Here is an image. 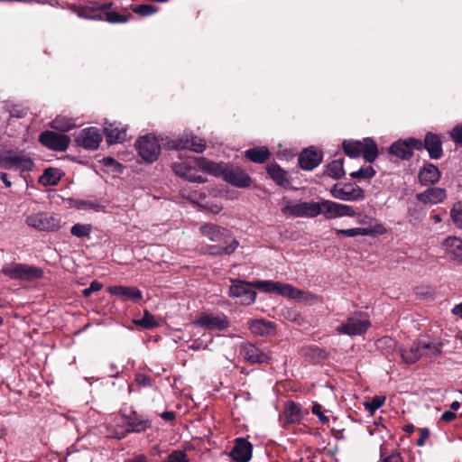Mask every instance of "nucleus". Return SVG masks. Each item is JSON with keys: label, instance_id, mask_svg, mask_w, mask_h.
<instances>
[{"label": "nucleus", "instance_id": "obj_1", "mask_svg": "<svg viewBox=\"0 0 462 462\" xmlns=\"http://www.w3.org/2000/svg\"><path fill=\"white\" fill-rule=\"evenodd\" d=\"M202 236H206L211 242L217 243L208 248V253L213 255H223L232 254L238 246L239 243L236 239L230 238V234L226 228L214 225L205 224L199 227Z\"/></svg>", "mask_w": 462, "mask_h": 462}, {"label": "nucleus", "instance_id": "obj_2", "mask_svg": "<svg viewBox=\"0 0 462 462\" xmlns=\"http://www.w3.org/2000/svg\"><path fill=\"white\" fill-rule=\"evenodd\" d=\"M0 167L20 172L32 171L34 162L31 154L24 150H6L0 152Z\"/></svg>", "mask_w": 462, "mask_h": 462}, {"label": "nucleus", "instance_id": "obj_3", "mask_svg": "<svg viewBox=\"0 0 462 462\" xmlns=\"http://www.w3.org/2000/svg\"><path fill=\"white\" fill-rule=\"evenodd\" d=\"M2 273L14 280L31 281L42 276V271L41 269L17 263H11L5 265L2 269Z\"/></svg>", "mask_w": 462, "mask_h": 462}, {"label": "nucleus", "instance_id": "obj_4", "mask_svg": "<svg viewBox=\"0 0 462 462\" xmlns=\"http://www.w3.org/2000/svg\"><path fill=\"white\" fill-rule=\"evenodd\" d=\"M371 326L370 320L362 313L355 314L337 327L338 334L347 336H357L364 334Z\"/></svg>", "mask_w": 462, "mask_h": 462}, {"label": "nucleus", "instance_id": "obj_5", "mask_svg": "<svg viewBox=\"0 0 462 462\" xmlns=\"http://www.w3.org/2000/svg\"><path fill=\"white\" fill-rule=\"evenodd\" d=\"M135 147L138 151V154L146 162H153L156 161L161 152L159 141L152 134L140 137L135 143Z\"/></svg>", "mask_w": 462, "mask_h": 462}, {"label": "nucleus", "instance_id": "obj_6", "mask_svg": "<svg viewBox=\"0 0 462 462\" xmlns=\"http://www.w3.org/2000/svg\"><path fill=\"white\" fill-rule=\"evenodd\" d=\"M228 318L224 313L202 312L194 320V325L208 330H224L229 327Z\"/></svg>", "mask_w": 462, "mask_h": 462}, {"label": "nucleus", "instance_id": "obj_7", "mask_svg": "<svg viewBox=\"0 0 462 462\" xmlns=\"http://www.w3.org/2000/svg\"><path fill=\"white\" fill-rule=\"evenodd\" d=\"M282 212L294 217H315L319 216V202L309 201L293 204L287 201L282 208Z\"/></svg>", "mask_w": 462, "mask_h": 462}, {"label": "nucleus", "instance_id": "obj_8", "mask_svg": "<svg viewBox=\"0 0 462 462\" xmlns=\"http://www.w3.org/2000/svg\"><path fill=\"white\" fill-rule=\"evenodd\" d=\"M413 150H422V142L415 138L399 140L389 147V152L402 160L411 158Z\"/></svg>", "mask_w": 462, "mask_h": 462}, {"label": "nucleus", "instance_id": "obj_9", "mask_svg": "<svg viewBox=\"0 0 462 462\" xmlns=\"http://www.w3.org/2000/svg\"><path fill=\"white\" fill-rule=\"evenodd\" d=\"M253 288L252 282L236 281L229 288V296L237 299L242 304L250 305L256 298V292Z\"/></svg>", "mask_w": 462, "mask_h": 462}, {"label": "nucleus", "instance_id": "obj_10", "mask_svg": "<svg viewBox=\"0 0 462 462\" xmlns=\"http://www.w3.org/2000/svg\"><path fill=\"white\" fill-rule=\"evenodd\" d=\"M26 224L40 231H54L60 227V222L48 213H34L27 217Z\"/></svg>", "mask_w": 462, "mask_h": 462}, {"label": "nucleus", "instance_id": "obj_11", "mask_svg": "<svg viewBox=\"0 0 462 462\" xmlns=\"http://www.w3.org/2000/svg\"><path fill=\"white\" fill-rule=\"evenodd\" d=\"M330 192L335 199L344 201H359L365 199V191L359 186L352 183L343 186L335 185Z\"/></svg>", "mask_w": 462, "mask_h": 462}, {"label": "nucleus", "instance_id": "obj_12", "mask_svg": "<svg viewBox=\"0 0 462 462\" xmlns=\"http://www.w3.org/2000/svg\"><path fill=\"white\" fill-rule=\"evenodd\" d=\"M39 140L45 147L59 152L65 151L70 143V138L68 135L52 131L42 133Z\"/></svg>", "mask_w": 462, "mask_h": 462}, {"label": "nucleus", "instance_id": "obj_13", "mask_svg": "<svg viewBox=\"0 0 462 462\" xmlns=\"http://www.w3.org/2000/svg\"><path fill=\"white\" fill-rule=\"evenodd\" d=\"M127 428L121 433H116L112 435V438L121 439H124L128 433H140L146 430L151 427V420L143 415H138L136 412H133L131 415L126 417Z\"/></svg>", "mask_w": 462, "mask_h": 462}, {"label": "nucleus", "instance_id": "obj_14", "mask_svg": "<svg viewBox=\"0 0 462 462\" xmlns=\"http://www.w3.org/2000/svg\"><path fill=\"white\" fill-rule=\"evenodd\" d=\"M102 141V135L96 127H88L82 129L76 136L77 143L88 150H96L98 148Z\"/></svg>", "mask_w": 462, "mask_h": 462}, {"label": "nucleus", "instance_id": "obj_15", "mask_svg": "<svg viewBox=\"0 0 462 462\" xmlns=\"http://www.w3.org/2000/svg\"><path fill=\"white\" fill-rule=\"evenodd\" d=\"M427 346L426 338L419 337L412 342L409 348H401L400 355L405 364L411 365L424 357V348Z\"/></svg>", "mask_w": 462, "mask_h": 462}, {"label": "nucleus", "instance_id": "obj_16", "mask_svg": "<svg viewBox=\"0 0 462 462\" xmlns=\"http://www.w3.org/2000/svg\"><path fill=\"white\" fill-rule=\"evenodd\" d=\"M171 147L176 150L189 148L195 152H202L206 148V142L204 139L185 134L181 137L173 140Z\"/></svg>", "mask_w": 462, "mask_h": 462}, {"label": "nucleus", "instance_id": "obj_17", "mask_svg": "<svg viewBox=\"0 0 462 462\" xmlns=\"http://www.w3.org/2000/svg\"><path fill=\"white\" fill-rule=\"evenodd\" d=\"M240 355L245 361L251 364H263L268 362L270 359L266 353L251 343L241 345Z\"/></svg>", "mask_w": 462, "mask_h": 462}, {"label": "nucleus", "instance_id": "obj_18", "mask_svg": "<svg viewBox=\"0 0 462 462\" xmlns=\"http://www.w3.org/2000/svg\"><path fill=\"white\" fill-rule=\"evenodd\" d=\"M441 248L449 259L462 263V239L448 236L441 243Z\"/></svg>", "mask_w": 462, "mask_h": 462}, {"label": "nucleus", "instance_id": "obj_19", "mask_svg": "<svg viewBox=\"0 0 462 462\" xmlns=\"http://www.w3.org/2000/svg\"><path fill=\"white\" fill-rule=\"evenodd\" d=\"M112 6L111 2L104 3L97 5V7H88L81 6L78 7L75 5H70L69 9H71L80 18L91 19V20H102L103 14L99 11L107 10Z\"/></svg>", "mask_w": 462, "mask_h": 462}, {"label": "nucleus", "instance_id": "obj_20", "mask_svg": "<svg viewBox=\"0 0 462 462\" xmlns=\"http://www.w3.org/2000/svg\"><path fill=\"white\" fill-rule=\"evenodd\" d=\"M337 235H344L347 237H355L356 236H374L383 235L386 233L385 227L382 224H375L371 227H355L349 229H336Z\"/></svg>", "mask_w": 462, "mask_h": 462}, {"label": "nucleus", "instance_id": "obj_21", "mask_svg": "<svg viewBox=\"0 0 462 462\" xmlns=\"http://www.w3.org/2000/svg\"><path fill=\"white\" fill-rule=\"evenodd\" d=\"M322 153L312 147L305 149L299 156V164L301 169L311 171L322 162Z\"/></svg>", "mask_w": 462, "mask_h": 462}, {"label": "nucleus", "instance_id": "obj_22", "mask_svg": "<svg viewBox=\"0 0 462 462\" xmlns=\"http://www.w3.org/2000/svg\"><path fill=\"white\" fill-rule=\"evenodd\" d=\"M107 290L110 294L117 296L122 300L138 301L143 298L142 291L136 287L116 285L108 287Z\"/></svg>", "mask_w": 462, "mask_h": 462}, {"label": "nucleus", "instance_id": "obj_23", "mask_svg": "<svg viewBox=\"0 0 462 462\" xmlns=\"http://www.w3.org/2000/svg\"><path fill=\"white\" fill-rule=\"evenodd\" d=\"M224 179L239 188H246L251 184V178L239 168H226L224 171Z\"/></svg>", "mask_w": 462, "mask_h": 462}, {"label": "nucleus", "instance_id": "obj_24", "mask_svg": "<svg viewBox=\"0 0 462 462\" xmlns=\"http://www.w3.org/2000/svg\"><path fill=\"white\" fill-rule=\"evenodd\" d=\"M230 457L237 462H248L252 457L251 443L245 439H237Z\"/></svg>", "mask_w": 462, "mask_h": 462}, {"label": "nucleus", "instance_id": "obj_25", "mask_svg": "<svg viewBox=\"0 0 462 462\" xmlns=\"http://www.w3.org/2000/svg\"><path fill=\"white\" fill-rule=\"evenodd\" d=\"M283 297L294 300L299 303L312 304L318 300V297L309 291L295 288L287 283Z\"/></svg>", "mask_w": 462, "mask_h": 462}, {"label": "nucleus", "instance_id": "obj_26", "mask_svg": "<svg viewBox=\"0 0 462 462\" xmlns=\"http://www.w3.org/2000/svg\"><path fill=\"white\" fill-rule=\"evenodd\" d=\"M104 133L108 143H122L126 139V130L120 124L105 123Z\"/></svg>", "mask_w": 462, "mask_h": 462}, {"label": "nucleus", "instance_id": "obj_27", "mask_svg": "<svg viewBox=\"0 0 462 462\" xmlns=\"http://www.w3.org/2000/svg\"><path fill=\"white\" fill-rule=\"evenodd\" d=\"M422 148H425L431 159H439L442 156V145L439 137L432 133H428L425 136Z\"/></svg>", "mask_w": 462, "mask_h": 462}, {"label": "nucleus", "instance_id": "obj_28", "mask_svg": "<svg viewBox=\"0 0 462 462\" xmlns=\"http://www.w3.org/2000/svg\"><path fill=\"white\" fill-rule=\"evenodd\" d=\"M446 198V190L438 187L430 188L416 195V199L424 204H437Z\"/></svg>", "mask_w": 462, "mask_h": 462}, {"label": "nucleus", "instance_id": "obj_29", "mask_svg": "<svg viewBox=\"0 0 462 462\" xmlns=\"http://www.w3.org/2000/svg\"><path fill=\"white\" fill-rule=\"evenodd\" d=\"M287 283L273 281H256L252 282L254 288L259 289L264 292L276 293L283 296Z\"/></svg>", "mask_w": 462, "mask_h": 462}, {"label": "nucleus", "instance_id": "obj_30", "mask_svg": "<svg viewBox=\"0 0 462 462\" xmlns=\"http://www.w3.org/2000/svg\"><path fill=\"white\" fill-rule=\"evenodd\" d=\"M283 417L286 423H297L302 419L301 409L293 401H289L284 405Z\"/></svg>", "mask_w": 462, "mask_h": 462}, {"label": "nucleus", "instance_id": "obj_31", "mask_svg": "<svg viewBox=\"0 0 462 462\" xmlns=\"http://www.w3.org/2000/svg\"><path fill=\"white\" fill-rule=\"evenodd\" d=\"M440 178V171L433 164H428L419 172V179L420 183L434 184L439 181Z\"/></svg>", "mask_w": 462, "mask_h": 462}, {"label": "nucleus", "instance_id": "obj_32", "mask_svg": "<svg viewBox=\"0 0 462 462\" xmlns=\"http://www.w3.org/2000/svg\"><path fill=\"white\" fill-rule=\"evenodd\" d=\"M250 331L256 336H267L271 334L273 329L272 322L264 319L250 320L248 322Z\"/></svg>", "mask_w": 462, "mask_h": 462}, {"label": "nucleus", "instance_id": "obj_33", "mask_svg": "<svg viewBox=\"0 0 462 462\" xmlns=\"http://www.w3.org/2000/svg\"><path fill=\"white\" fill-rule=\"evenodd\" d=\"M339 203L331 200L319 201V215L322 214L326 218L338 217Z\"/></svg>", "mask_w": 462, "mask_h": 462}, {"label": "nucleus", "instance_id": "obj_34", "mask_svg": "<svg viewBox=\"0 0 462 462\" xmlns=\"http://www.w3.org/2000/svg\"><path fill=\"white\" fill-rule=\"evenodd\" d=\"M362 154L364 159L368 162H373L376 160L378 148L372 138L367 137L362 141Z\"/></svg>", "mask_w": 462, "mask_h": 462}, {"label": "nucleus", "instance_id": "obj_35", "mask_svg": "<svg viewBox=\"0 0 462 462\" xmlns=\"http://www.w3.org/2000/svg\"><path fill=\"white\" fill-rule=\"evenodd\" d=\"M197 162L198 166L201 170L215 176H218L220 174L224 175V171L226 170L223 163L213 162L207 160L206 158H199L198 159Z\"/></svg>", "mask_w": 462, "mask_h": 462}, {"label": "nucleus", "instance_id": "obj_36", "mask_svg": "<svg viewBox=\"0 0 462 462\" xmlns=\"http://www.w3.org/2000/svg\"><path fill=\"white\" fill-rule=\"evenodd\" d=\"M267 172L273 181L280 186L289 185L286 171H283L279 165L272 164L267 167Z\"/></svg>", "mask_w": 462, "mask_h": 462}, {"label": "nucleus", "instance_id": "obj_37", "mask_svg": "<svg viewBox=\"0 0 462 462\" xmlns=\"http://www.w3.org/2000/svg\"><path fill=\"white\" fill-rule=\"evenodd\" d=\"M245 156L254 162L263 163L269 156V151L266 147H256L245 152Z\"/></svg>", "mask_w": 462, "mask_h": 462}, {"label": "nucleus", "instance_id": "obj_38", "mask_svg": "<svg viewBox=\"0 0 462 462\" xmlns=\"http://www.w3.org/2000/svg\"><path fill=\"white\" fill-rule=\"evenodd\" d=\"M51 126L58 131L68 132L70 129L74 128L76 126V124L72 118L67 117L65 116H58L51 123Z\"/></svg>", "mask_w": 462, "mask_h": 462}, {"label": "nucleus", "instance_id": "obj_39", "mask_svg": "<svg viewBox=\"0 0 462 462\" xmlns=\"http://www.w3.org/2000/svg\"><path fill=\"white\" fill-rule=\"evenodd\" d=\"M60 180V174L56 169L48 168L40 177L39 181L44 186L56 185Z\"/></svg>", "mask_w": 462, "mask_h": 462}, {"label": "nucleus", "instance_id": "obj_40", "mask_svg": "<svg viewBox=\"0 0 462 462\" xmlns=\"http://www.w3.org/2000/svg\"><path fill=\"white\" fill-rule=\"evenodd\" d=\"M342 146L344 152L349 157L356 158L362 153V141H344Z\"/></svg>", "mask_w": 462, "mask_h": 462}, {"label": "nucleus", "instance_id": "obj_41", "mask_svg": "<svg viewBox=\"0 0 462 462\" xmlns=\"http://www.w3.org/2000/svg\"><path fill=\"white\" fill-rule=\"evenodd\" d=\"M327 173L335 180H338L344 176L345 170L343 166V159L332 161L327 167Z\"/></svg>", "mask_w": 462, "mask_h": 462}, {"label": "nucleus", "instance_id": "obj_42", "mask_svg": "<svg viewBox=\"0 0 462 462\" xmlns=\"http://www.w3.org/2000/svg\"><path fill=\"white\" fill-rule=\"evenodd\" d=\"M426 345L427 346L424 348V357L434 359L440 356L443 343L426 339Z\"/></svg>", "mask_w": 462, "mask_h": 462}, {"label": "nucleus", "instance_id": "obj_43", "mask_svg": "<svg viewBox=\"0 0 462 462\" xmlns=\"http://www.w3.org/2000/svg\"><path fill=\"white\" fill-rule=\"evenodd\" d=\"M302 351L303 355L314 363H318L327 357L326 352L318 346L305 347Z\"/></svg>", "mask_w": 462, "mask_h": 462}, {"label": "nucleus", "instance_id": "obj_44", "mask_svg": "<svg viewBox=\"0 0 462 462\" xmlns=\"http://www.w3.org/2000/svg\"><path fill=\"white\" fill-rule=\"evenodd\" d=\"M134 323L144 328H153L158 326V321L155 317L152 315L148 310H145L143 317L140 319L134 320Z\"/></svg>", "mask_w": 462, "mask_h": 462}, {"label": "nucleus", "instance_id": "obj_45", "mask_svg": "<svg viewBox=\"0 0 462 462\" xmlns=\"http://www.w3.org/2000/svg\"><path fill=\"white\" fill-rule=\"evenodd\" d=\"M102 14H103L102 20H106L111 23H126L130 17V15L121 14L119 13L113 12V11H111V12L107 11L106 13H102Z\"/></svg>", "mask_w": 462, "mask_h": 462}, {"label": "nucleus", "instance_id": "obj_46", "mask_svg": "<svg viewBox=\"0 0 462 462\" xmlns=\"http://www.w3.org/2000/svg\"><path fill=\"white\" fill-rule=\"evenodd\" d=\"M91 226L88 224H75L71 229V234L76 237H86L91 233Z\"/></svg>", "mask_w": 462, "mask_h": 462}, {"label": "nucleus", "instance_id": "obj_47", "mask_svg": "<svg viewBox=\"0 0 462 462\" xmlns=\"http://www.w3.org/2000/svg\"><path fill=\"white\" fill-rule=\"evenodd\" d=\"M451 218L454 224L460 229H462V201L456 203L451 211Z\"/></svg>", "mask_w": 462, "mask_h": 462}, {"label": "nucleus", "instance_id": "obj_48", "mask_svg": "<svg viewBox=\"0 0 462 462\" xmlns=\"http://www.w3.org/2000/svg\"><path fill=\"white\" fill-rule=\"evenodd\" d=\"M375 171L372 166L362 167L358 171L350 173V177L353 179H370L374 177Z\"/></svg>", "mask_w": 462, "mask_h": 462}, {"label": "nucleus", "instance_id": "obj_49", "mask_svg": "<svg viewBox=\"0 0 462 462\" xmlns=\"http://www.w3.org/2000/svg\"><path fill=\"white\" fill-rule=\"evenodd\" d=\"M376 345L379 349H385V354H390L394 350L395 341L392 337H383L377 340Z\"/></svg>", "mask_w": 462, "mask_h": 462}, {"label": "nucleus", "instance_id": "obj_50", "mask_svg": "<svg viewBox=\"0 0 462 462\" xmlns=\"http://www.w3.org/2000/svg\"><path fill=\"white\" fill-rule=\"evenodd\" d=\"M133 10L134 13L142 16L151 15L157 11L156 7L151 5H136Z\"/></svg>", "mask_w": 462, "mask_h": 462}, {"label": "nucleus", "instance_id": "obj_51", "mask_svg": "<svg viewBox=\"0 0 462 462\" xmlns=\"http://www.w3.org/2000/svg\"><path fill=\"white\" fill-rule=\"evenodd\" d=\"M167 462H189V459L184 451L174 450L168 456Z\"/></svg>", "mask_w": 462, "mask_h": 462}, {"label": "nucleus", "instance_id": "obj_52", "mask_svg": "<svg viewBox=\"0 0 462 462\" xmlns=\"http://www.w3.org/2000/svg\"><path fill=\"white\" fill-rule=\"evenodd\" d=\"M182 177L192 182L202 183L205 181V179L201 175L198 174L197 171L193 167H189Z\"/></svg>", "mask_w": 462, "mask_h": 462}, {"label": "nucleus", "instance_id": "obj_53", "mask_svg": "<svg viewBox=\"0 0 462 462\" xmlns=\"http://www.w3.org/2000/svg\"><path fill=\"white\" fill-rule=\"evenodd\" d=\"M381 457L383 462H403L400 453L393 450L389 455H384L381 449Z\"/></svg>", "mask_w": 462, "mask_h": 462}, {"label": "nucleus", "instance_id": "obj_54", "mask_svg": "<svg viewBox=\"0 0 462 462\" xmlns=\"http://www.w3.org/2000/svg\"><path fill=\"white\" fill-rule=\"evenodd\" d=\"M312 413L317 415L323 424H326L328 422V417L325 416L322 412V407L319 403H314L312 406Z\"/></svg>", "mask_w": 462, "mask_h": 462}, {"label": "nucleus", "instance_id": "obj_55", "mask_svg": "<svg viewBox=\"0 0 462 462\" xmlns=\"http://www.w3.org/2000/svg\"><path fill=\"white\" fill-rule=\"evenodd\" d=\"M102 288V284L97 281H93L89 287L83 290V295L89 297L93 292L98 291Z\"/></svg>", "mask_w": 462, "mask_h": 462}, {"label": "nucleus", "instance_id": "obj_56", "mask_svg": "<svg viewBox=\"0 0 462 462\" xmlns=\"http://www.w3.org/2000/svg\"><path fill=\"white\" fill-rule=\"evenodd\" d=\"M190 166L184 162H174L172 164V171L179 176L182 177Z\"/></svg>", "mask_w": 462, "mask_h": 462}, {"label": "nucleus", "instance_id": "obj_57", "mask_svg": "<svg viewBox=\"0 0 462 462\" xmlns=\"http://www.w3.org/2000/svg\"><path fill=\"white\" fill-rule=\"evenodd\" d=\"M355 214L356 212L353 207L345 204H339L338 217L345 216L353 217Z\"/></svg>", "mask_w": 462, "mask_h": 462}, {"label": "nucleus", "instance_id": "obj_58", "mask_svg": "<svg viewBox=\"0 0 462 462\" xmlns=\"http://www.w3.org/2000/svg\"><path fill=\"white\" fill-rule=\"evenodd\" d=\"M384 402V397L381 398L379 396H375L372 399L371 402L367 403V408L371 411H374L375 410L379 409Z\"/></svg>", "mask_w": 462, "mask_h": 462}, {"label": "nucleus", "instance_id": "obj_59", "mask_svg": "<svg viewBox=\"0 0 462 462\" xmlns=\"http://www.w3.org/2000/svg\"><path fill=\"white\" fill-rule=\"evenodd\" d=\"M420 438L417 439L416 444L419 447L425 445L426 439L430 437V430L427 428L419 429Z\"/></svg>", "mask_w": 462, "mask_h": 462}, {"label": "nucleus", "instance_id": "obj_60", "mask_svg": "<svg viewBox=\"0 0 462 462\" xmlns=\"http://www.w3.org/2000/svg\"><path fill=\"white\" fill-rule=\"evenodd\" d=\"M453 140L462 145V125H457L451 132Z\"/></svg>", "mask_w": 462, "mask_h": 462}, {"label": "nucleus", "instance_id": "obj_61", "mask_svg": "<svg viewBox=\"0 0 462 462\" xmlns=\"http://www.w3.org/2000/svg\"><path fill=\"white\" fill-rule=\"evenodd\" d=\"M456 418H457V415L454 411H447L442 413L440 420L445 422H449V421L454 420Z\"/></svg>", "mask_w": 462, "mask_h": 462}, {"label": "nucleus", "instance_id": "obj_62", "mask_svg": "<svg viewBox=\"0 0 462 462\" xmlns=\"http://www.w3.org/2000/svg\"><path fill=\"white\" fill-rule=\"evenodd\" d=\"M102 162L105 166L115 167V168L121 167V165L112 157H106L102 160Z\"/></svg>", "mask_w": 462, "mask_h": 462}, {"label": "nucleus", "instance_id": "obj_63", "mask_svg": "<svg viewBox=\"0 0 462 462\" xmlns=\"http://www.w3.org/2000/svg\"><path fill=\"white\" fill-rule=\"evenodd\" d=\"M189 349H192V350H200V349H206L207 348V345H203L201 341H199V339L197 340H194L189 346Z\"/></svg>", "mask_w": 462, "mask_h": 462}, {"label": "nucleus", "instance_id": "obj_64", "mask_svg": "<svg viewBox=\"0 0 462 462\" xmlns=\"http://www.w3.org/2000/svg\"><path fill=\"white\" fill-rule=\"evenodd\" d=\"M136 381L139 384L141 385H143V386H147V385H150L151 384V380L150 378H148L147 376L145 375H137L136 377Z\"/></svg>", "mask_w": 462, "mask_h": 462}]
</instances>
